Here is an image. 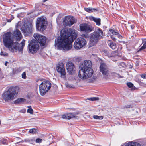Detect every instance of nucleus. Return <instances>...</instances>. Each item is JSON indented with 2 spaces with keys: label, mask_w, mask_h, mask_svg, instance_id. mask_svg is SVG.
<instances>
[{
  "label": "nucleus",
  "mask_w": 146,
  "mask_h": 146,
  "mask_svg": "<svg viewBox=\"0 0 146 146\" xmlns=\"http://www.w3.org/2000/svg\"><path fill=\"white\" fill-rule=\"evenodd\" d=\"M66 68L69 74H74L75 68L73 63L70 61L67 62L66 64Z\"/></svg>",
  "instance_id": "nucleus-16"
},
{
  "label": "nucleus",
  "mask_w": 146,
  "mask_h": 146,
  "mask_svg": "<svg viewBox=\"0 0 146 146\" xmlns=\"http://www.w3.org/2000/svg\"><path fill=\"white\" fill-rule=\"evenodd\" d=\"M115 76L116 77H118V78H119L120 77H122L120 76L118 74L116 73L115 72H110V75L109 76L108 78H109L110 76Z\"/></svg>",
  "instance_id": "nucleus-23"
},
{
  "label": "nucleus",
  "mask_w": 146,
  "mask_h": 146,
  "mask_svg": "<svg viewBox=\"0 0 146 146\" xmlns=\"http://www.w3.org/2000/svg\"><path fill=\"white\" fill-rule=\"evenodd\" d=\"M100 70L102 73L103 78L106 79L108 78L110 75V72L108 66L105 63H101L100 64Z\"/></svg>",
  "instance_id": "nucleus-10"
},
{
  "label": "nucleus",
  "mask_w": 146,
  "mask_h": 146,
  "mask_svg": "<svg viewBox=\"0 0 146 146\" xmlns=\"http://www.w3.org/2000/svg\"><path fill=\"white\" fill-rule=\"evenodd\" d=\"M8 63V62L7 61L5 62V66H7V64Z\"/></svg>",
  "instance_id": "nucleus-40"
},
{
  "label": "nucleus",
  "mask_w": 146,
  "mask_h": 146,
  "mask_svg": "<svg viewBox=\"0 0 146 146\" xmlns=\"http://www.w3.org/2000/svg\"><path fill=\"white\" fill-rule=\"evenodd\" d=\"M84 9L86 11L89 13L95 12L97 11L96 9L92 8H84Z\"/></svg>",
  "instance_id": "nucleus-22"
},
{
  "label": "nucleus",
  "mask_w": 146,
  "mask_h": 146,
  "mask_svg": "<svg viewBox=\"0 0 146 146\" xmlns=\"http://www.w3.org/2000/svg\"><path fill=\"white\" fill-rule=\"evenodd\" d=\"M145 48H146V41L145 42L143 46L140 48L139 51L142 50Z\"/></svg>",
  "instance_id": "nucleus-29"
},
{
  "label": "nucleus",
  "mask_w": 146,
  "mask_h": 146,
  "mask_svg": "<svg viewBox=\"0 0 146 146\" xmlns=\"http://www.w3.org/2000/svg\"><path fill=\"white\" fill-rule=\"evenodd\" d=\"M12 20V19H8L7 20V21L8 22H11V21Z\"/></svg>",
  "instance_id": "nucleus-39"
},
{
  "label": "nucleus",
  "mask_w": 146,
  "mask_h": 146,
  "mask_svg": "<svg viewBox=\"0 0 146 146\" xmlns=\"http://www.w3.org/2000/svg\"><path fill=\"white\" fill-rule=\"evenodd\" d=\"M92 63L89 60H85L82 66L81 67L78 72V77L81 79L85 80L91 77L93 73L92 68Z\"/></svg>",
  "instance_id": "nucleus-3"
},
{
  "label": "nucleus",
  "mask_w": 146,
  "mask_h": 146,
  "mask_svg": "<svg viewBox=\"0 0 146 146\" xmlns=\"http://www.w3.org/2000/svg\"><path fill=\"white\" fill-rule=\"evenodd\" d=\"M127 84L128 87L129 88H131L133 86V84L131 82L127 83Z\"/></svg>",
  "instance_id": "nucleus-31"
},
{
  "label": "nucleus",
  "mask_w": 146,
  "mask_h": 146,
  "mask_svg": "<svg viewBox=\"0 0 146 146\" xmlns=\"http://www.w3.org/2000/svg\"><path fill=\"white\" fill-rule=\"evenodd\" d=\"M51 84L48 81H44L42 82L39 85V92L42 96H44L50 89Z\"/></svg>",
  "instance_id": "nucleus-7"
},
{
  "label": "nucleus",
  "mask_w": 146,
  "mask_h": 146,
  "mask_svg": "<svg viewBox=\"0 0 146 146\" xmlns=\"http://www.w3.org/2000/svg\"><path fill=\"white\" fill-rule=\"evenodd\" d=\"M18 88L12 87L2 94L3 99L5 101H8L14 100L18 93Z\"/></svg>",
  "instance_id": "nucleus-4"
},
{
  "label": "nucleus",
  "mask_w": 146,
  "mask_h": 146,
  "mask_svg": "<svg viewBox=\"0 0 146 146\" xmlns=\"http://www.w3.org/2000/svg\"><path fill=\"white\" fill-rule=\"evenodd\" d=\"M141 77L143 79H146V74H142Z\"/></svg>",
  "instance_id": "nucleus-34"
},
{
  "label": "nucleus",
  "mask_w": 146,
  "mask_h": 146,
  "mask_svg": "<svg viewBox=\"0 0 146 146\" xmlns=\"http://www.w3.org/2000/svg\"><path fill=\"white\" fill-rule=\"evenodd\" d=\"M108 43L110 47L112 49H115L116 48V45L114 43H113L111 41H108Z\"/></svg>",
  "instance_id": "nucleus-21"
},
{
  "label": "nucleus",
  "mask_w": 146,
  "mask_h": 146,
  "mask_svg": "<svg viewBox=\"0 0 146 146\" xmlns=\"http://www.w3.org/2000/svg\"><path fill=\"white\" fill-rule=\"evenodd\" d=\"M29 52L32 54L36 52L39 49V45L38 42L35 40H31L28 45Z\"/></svg>",
  "instance_id": "nucleus-8"
},
{
  "label": "nucleus",
  "mask_w": 146,
  "mask_h": 146,
  "mask_svg": "<svg viewBox=\"0 0 146 146\" xmlns=\"http://www.w3.org/2000/svg\"><path fill=\"white\" fill-rule=\"evenodd\" d=\"M26 101V100L24 98H19L17 99L14 102L15 104H18L20 103H23Z\"/></svg>",
  "instance_id": "nucleus-19"
},
{
  "label": "nucleus",
  "mask_w": 146,
  "mask_h": 146,
  "mask_svg": "<svg viewBox=\"0 0 146 146\" xmlns=\"http://www.w3.org/2000/svg\"><path fill=\"white\" fill-rule=\"evenodd\" d=\"M57 71L60 74L61 77L63 78H65L66 72L64 65L62 63L59 64V66L57 67Z\"/></svg>",
  "instance_id": "nucleus-15"
},
{
  "label": "nucleus",
  "mask_w": 146,
  "mask_h": 146,
  "mask_svg": "<svg viewBox=\"0 0 146 146\" xmlns=\"http://www.w3.org/2000/svg\"><path fill=\"white\" fill-rule=\"evenodd\" d=\"M47 24L45 17H41L38 18L36 23V29L40 31H43L46 28Z\"/></svg>",
  "instance_id": "nucleus-6"
},
{
  "label": "nucleus",
  "mask_w": 146,
  "mask_h": 146,
  "mask_svg": "<svg viewBox=\"0 0 146 146\" xmlns=\"http://www.w3.org/2000/svg\"><path fill=\"white\" fill-rule=\"evenodd\" d=\"M22 78L25 79L26 78V73L25 72H23L22 74Z\"/></svg>",
  "instance_id": "nucleus-30"
},
{
  "label": "nucleus",
  "mask_w": 146,
  "mask_h": 146,
  "mask_svg": "<svg viewBox=\"0 0 146 146\" xmlns=\"http://www.w3.org/2000/svg\"><path fill=\"white\" fill-rule=\"evenodd\" d=\"M6 140H5V143H6Z\"/></svg>",
  "instance_id": "nucleus-42"
},
{
  "label": "nucleus",
  "mask_w": 146,
  "mask_h": 146,
  "mask_svg": "<svg viewBox=\"0 0 146 146\" xmlns=\"http://www.w3.org/2000/svg\"><path fill=\"white\" fill-rule=\"evenodd\" d=\"M42 141V139L40 138H37L36 140V142L37 143H41Z\"/></svg>",
  "instance_id": "nucleus-32"
},
{
  "label": "nucleus",
  "mask_w": 146,
  "mask_h": 146,
  "mask_svg": "<svg viewBox=\"0 0 146 146\" xmlns=\"http://www.w3.org/2000/svg\"><path fill=\"white\" fill-rule=\"evenodd\" d=\"M86 43V40L82 37L77 38L74 44V47L76 50H79L84 46Z\"/></svg>",
  "instance_id": "nucleus-9"
},
{
  "label": "nucleus",
  "mask_w": 146,
  "mask_h": 146,
  "mask_svg": "<svg viewBox=\"0 0 146 146\" xmlns=\"http://www.w3.org/2000/svg\"><path fill=\"white\" fill-rule=\"evenodd\" d=\"M104 34L102 31L99 28L97 30L91 34L90 42V44L91 46L95 45L98 40L102 38Z\"/></svg>",
  "instance_id": "nucleus-5"
},
{
  "label": "nucleus",
  "mask_w": 146,
  "mask_h": 146,
  "mask_svg": "<svg viewBox=\"0 0 146 146\" xmlns=\"http://www.w3.org/2000/svg\"><path fill=\"white\" fill-rule=\"evenodd\" d=\"M23 25V23L19 21L16 25V29L13 32L14 38L16 41H14L11 36V33L8 32L4 34L3 36V41L5 46L12 52H22L25 44V40L23 39L20 44L17 41H20L22 38V36L20 31L17 28Z\"/></svg>",
  "instance_id": "nucleus-1"
},
{
  "label": "nucleus",
  "mask_w": 146,
  "mask_h": 146,
  "mask_svg": "<svg viewBox=\"0 0 146 146\" xmlns=\"http://www.w3.org/2000/svg\"><path fill=\"white\" fill-rule=\"evenodd\" d=\"M33 37L41 46H44L46 42V38L43 35L38 33H36L34 34Z\"/></svg>",
  "instance_id": "nucleus-12"
},
{
  "label": "nucleus",
  "mask_w": 146,
  "mask_h": 146,
  "mask_svg": "<svg viewBox=\"0 0 146 146\" xmlns=\"http://www.w3.org/2000/svg\"><path fill=\"white\" fill-rule=\"evenodd\" d=\"M75 117L74 115L72 113H68L67 114L63 115L62 116L63 119H70L71 118Z\"/></svg>",
  "instance_id": "nucleus-18"
},
{
  "label": "nucleus",
  "mask_w": 146,
  "mask_h": 146,
  "mask_svg": "<svg viewBox=\"0 0 146 146\" xmlns=\"http://www.w3.org/2000/svg\"><path fill=\"white\" fill-rule=\"evenodd\" d=\"M80 29L81 31L86 33L90 32L92 31V27L86 24H82L80 25Z\"/></svg>",
  "instance_id": "nucleus-14"
},
{
  "label": "nucleus",
  "mask_w": 146,
  "mask_h": 146,
  "mask_svg": "<svg viewBox=\"0 0 146 146\" xmlns=\"http://www.w3.org/2000/svg\"><path fill=\"white\" fill-rule=\"evenodd\" d=\"M81 36L82 37H85L86 38L87 37V36L86 35H85L84 34H83L82 35H81Z\"/></svg>",
  "instance_id": "nucleus-37"
},
{
  "label": "nucleus",
  "mask_w": 146,
  "mask_h": 146,
  "mask_svg": "<svg viewBox=\"0 0 146 146\" xmlns=\"http://www.w3.org/2000/svg\"><path fill=\"white\" fill-rule=\"evenodd\" d=\"M131 28L132 29H133V25H131Z\"/></svg>",
  "instance_id": "nucleus-41"
},
{
  "label": "nucleus",
  "mask_w": 146,
  "mask_h": 146,
  "mask_svg": "<svg viewBox=\"0 0 146 146\" xmlns=\"http://www.w3.org/2000/svg\"><path fill=\"white\" fill-rule=\"evenodd\" d=\"M93 118L96 119L102 120L103 119L102 116H98L97 115H94L93 116Z\"/></svg>",
  "instance_id": "nucleus-26"
},
{
  "label": "nucleus",
  "mask_w": 146,
  "mask_h": 146,
  "mask_svg": "<svg viewBox=\"0 0 146 146\" xmlns=\"http://www.w3.org/2000/svg\"><path fill=\"white\" fill-rule=\"evenodd\" d=\"M125 146H141V145L137 142L131 141L126 143Z\"/></svg>",
  "instance_id": "nucleus-20"
},
{
  "label": "nucleus",
  "mask_w": 146,
  "mask_h": 146,
  "mask_svg": "<svg viewBox=\"0 0 146 146\" xmlns=\"http://www.w3.org/2000/svg\"><path fill=\"white\" fill-rule=\"evenodd\" d=\"M11 19H12V20L13 19H14V17H13V16L12 15H11Z\"/></svg>",
  "instance_id": "nucleus-38"
},
{
  "label": "nucleus",
  "mask_w": 146,
  "mask_h": 146,
  "mask_svg": "<svg viewBox=\"0 0 146 146\" xmlns=\"http://www.w3.org/2000/svg\"><path fill=\"white\" fill-rule=\"evenodd\" d=\"M22 31L27 34H31L33 31V28L32 23L28 22L23 24L20 28Z\"/></svg>",
  "instance_id": "nucleus-11"
},
{
  "label": "nucleus",
  "mask_w": 146,
  "mask_h": 146,
  "mask_svg": "<svg viewBox=\"0 0 146 146\" xmlns=\"http://www.w3.org/2000/svg\"><path fill=\"white\" fill-rule=\"evenodd\" d=\"M113 36H111V37L114 41H115L116 40V39L115 38L113 37Z\"/></svg>",
  "instance_id": "nucleus-36"
},
{
  "label": "nucleus",
  "mask_w": 146,
  "mask_h": 146,
  "mask_svg": "<svg viewBox=\"0 0 146 146\" xmlns=\"http://www.w3.org/2000/svg\"><path fill=\"white\" fill-rule=\"evenodd\" d=\"M74 18L71 16H66L63 21V24L65 26H70L74 23Z\"/></svg>",
  "instance_id": "nucleus-13"
},
{
  "label": "nucleus",
  "mask_w": 146,
  "mask_h": 146,
  "mask_svg": "<svg viewBox=\"0 0 146 146\" xmlns=\"http://www.w3.org/2000/svg\"><path fill=\"white\" fill-rule=\"evenodd\" d=\"M126 108H132V106L130 105H128L126 106Z\"/></svg>",
  "instance_id": "nucleus-35"
},
{
  "label": "nucleus",
  "mask_w": 146,
  "mask_h": 146,
  "mask_svg": "<svg viewBox=\"0 0 146 146\" xmlns=\"http://www.w3.org/2000/svg\"><path fill=\"white\" fill-rule=\"evenodd\" d=\"M29 132L31 133L35 134L36 132V131L35 129H30Z\"/></svg>",
  "instance_id": "nucleus-28"
},
{
  "label": "nucleus",
  "mask_w": 146,
  "mask_h": 146,
  "mask_svg": "<svg viewBox=\"0 0 146 146\" xmlns=\"http://www.w3.org/2000/svg\"><path fill=\"white\" fill-rule=\"evenodd\" d=\"M77 36V32L75 29H63L60 31V36L55 40V46L59 50H69L72 48V43Z\"/></svg>",
  "instance_id": "nucleus-2"
},
{
  "label": "nucleus",
  "mask_w": 146,
  "mask_h": 146,
  "mask_svg": "<svg viewBox=\"0 0 146 146\" xmlns=\"http://www.w3.org/2000/svg\"><path fill=\"white\" fill-rule=\"evenodd\" d=\"M109 32L110 33H111V36H113L114 35H118V33L117 32H115L113 30L111 29L109 30Z\"/></svg>",
  "instance_id": "nucleus-25"
},
{
  "label": "nucleus",
  "mask_w": 146,
  "mask_h": 146,
  "mask_svg": "<svg viewBox=\"0 0 146 146\" xmlns=\"http://www.w3.org/2000/svg\"><path fill=\"white\" fill-rule=\"evenodd\" d=\"M0 55L2 56H8V54L5 52H1L0 53Z\"/></svg>",
  "instance_id": "nucleus-33"
},
{
  "label": "nucleus",
  "mask_w": 146,
  "mask_h": 146,
  "mask_svg": "<svg viewBox=\"0 0 146 146\" xmlns=\"http://www.w3.org/2000/svg\"><path fill=\"white\" fill-rule=\"evenodd\" d=\"M28 109L27 110V112L31 114H33V111L32 109L31 106H28Z\"/></svg>",
  "instance_id": "nucleus-24"
},
{
  "label": "nucleus",
  "mask_w": 146,
  "mask_h": 146,
  "mask_svg": "<svg viewBox=\"0 0 146 146\" xmlns=\"http://www.w3.org/2000/svg\"><path fill=\"white\" fill-rule=\"evenodd\" d=\"M88 99L90 101H95L98 100L99 99V98L98 97H95L90 98H88Z\"/></svg>",
  "instance_id": "nucleus-27"
},
{
  "label": "nucleus",
  "mask_w": 146,
  "mask_h": 146,
  "mask_svg": "<svg viewBox=\"0 0 146 146\" xmlns=\"http://www.w3.org/2000/svg\"><path fill=\"white\" fill-rule=\"evenodd\" d=\"M89 19L90 20L96 22L97 25L99 26L100 25V18H96L91 16L89 17Z\"/></svg>",
  "instance_id": "nucleus-17"
}]
</instances>
